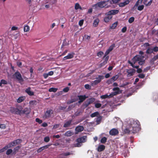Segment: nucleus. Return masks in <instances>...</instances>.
I'll use <instances>...</instances> for the list:
<instances>
[{
    "instance_id": "56",
    "label": "nucleus",
    "mask_w": 158,
    "mask_h": 158,
    "mask_svg": "<svg viewBox=\"0 0 158 158\" xmlns=\"http://www.w3.org/2000/svg\"><path fill=\"white\" fill-rule=\"evenodd\" d=\"M102 106V104L99 103H96L95 104V106L97 108H98Z\"/></svg>"
},
{
    "instance_id": "3",
    "label": "nucleus",
    "mask_w": 158,
    "mask_h": 158,
    "mask_svg": "<svg viewBox=\"0 0 158 158\" xmlns=\"http://www.w3.org/2000/svg\"><path fill=\"white\" fill-rule=\"evenodd\" d=\"M131 127L133 130V132H135L138 129L139 127V122L138 121H133L131 122Z\"/></svg>"
},
{
    "instance_id": "15",
    "label": "nucleus",
    "mask_w": 158,
    "mask_h": 158,
    "mask_svg": "<svg viewBox=\"0 0 158 158\" xmlns=\"http://www.w3.org/2000/svg\"><path fill=\"white\" fill-rule=\"evenodd\" d=\"M128 63L132 66L133 68L137 69V72L139 73H140L142 72V70L141 69H138L139 66H135L133 65V63L131 62L130 61H128Z\"/></svg>"
},
{
    "instance_id": "61",
    "label": "nucleus",
    "mask_w": 158,
    "mask_h": 158,
    "mask_svg": "<svg viewBox=\"0 0 158 158\" xmlns=\"http://www.w3.org/2000/svg\"><path fill=\"white\" fill-rule=\"evenodd\" d=\"M85 88L87 89H90L91 86L88 84H86L85 85Z\"/></svg>"
},
{
    "instance_id": "28",
    "label": "nucleus",
    "mask_w": 158,
    "mask_h": 158,
    "mask_svg": "<svg viewBox=\"0 0 158 158\" xmlns=\"http://www.w3.org/2000/svg\"><path fill=\"white\" fill-rule=\"evenodd\" d=\"M25 98V97L24 96L20 97L17 99V102L18 103L21 102L24 100Z\"/></svg>"
},
{
    "instance_id": "63",
    "label": "nucleus",
    "mask_w": 158,
    "mask_h": 158,
    "mask_svg": "<svg viewBox=\"0 0 158 158\" xmlns=\"http://www.w3.org/2000/svg\"><path fill=\"white\" fill-rule=\"evenodd\" d=\"M83 20H81L79 21V24L80 26H81L83 23Z\"/></svg>"
},
{
    "instance_id": "23",
    "label": "nucleus",
    "mask_w": 158,
    "mask_h": 158,
    "mask_svg": "<svg viewBox=\"0 0 158 158\" xmlns=\"http://www.w3.org/2000/svg\"><path fill=\"white\" fill-rule=\"evenodd\" d=\"M113 90L115 91H116L114 92V93H116V94L115 95L119 94H120L122 93V91L120 90L119 88L118 87H116L114 88L113 89Z\"/></svg>"
},
{
    "instance_id": "16",
    "label": "nucleus",
    "mask_w": 158,
    "mask_h": 158,
    "mask_svg": "<svg viewBox=\"0 0 158 158\" xmlns=\"http://www.w3.org/2000/svg\"><path fill=\"white\" fill-rule=\"evenodd\" d=\"M22 107L21 106H18L16 108V114H21Z\"/></svg>"
},
{
    "instance_id": "18",
    "label": "nucleus",
    "mask_w": 158,
    "mask_h": 158,
    "mask_svg": "<svg viewBox=\"0 0 158 158\" xmlns=\"http://www.w3.org/2000/svg\"><path fill=\"white\" fill-rule=\"evenodd\" d=\"M107 16L105 17L104 19V21L105 23L108 22L112 19V17L111 15H106Z\"/></svg>"
},
{
    "instance_id": "43",
    "label": "nucleus",
    "mask_w": 158,
    "mask_h": 158,
    "mask_svg": "<svg viewBox=\"0 0 158 158\" xmlns=\"http://www.w3.org/2000/svg\"><path fill=\"white\" fill-rule=\"evenodd\" d=\"M16 143L15 141H14L12 143H11L9 144V147H8L9 148H11L13 146H14L16 145Z\"/></svg>"
},
{
    "instance_id": "37",
    "label": "nucleus",
    "mask_w": 158,
    "mask_h": 158,
    "mask_svg": "<svg viewBox=\"0 0 158 158\" xmlns=\"http://www.w3.org/2000/svg\"><path fill=\"white\" fill-rule=\"evenodd\" d=\"M57 88H51L49 89L48 91L50 92H56L57 91Z\"/></svg>"
},
{
    "instance_id": "52",
    "label": "nucleus",
    "mask_w": 158,
    "mask_h": 158,
    "mask_svg": "<svg viewBox=\"0 0 158 158\" xmlns=\"http://www.w3.org/2000/svg\"><path fill=\"white\" fill-rule=\"evenodd\" d=\"M13 151L11 149H8L6 151V154L7 155H9Z\"/></svg>"
},
{
    "instance_id": "50",
    "label": "nucleus",
    "mask_w": 158,
    "mask_h": 158,
    "mask_svg": "<svg viewBox=\"0 0 158 158\" xmlns=\"http://www.w3.org/2000/svg\"><path fill=\"white\" fill-rule=\"evenodd\" d=\"M134 20V18L133 17H131L128 20V22L130 23H132Z\"/></svg>"
},
{
    "instance_id": "40",
    "label": "nucleus",
    "mask_w": 158,
    "mask_h": 158,
    "mask_svg": "<svg viewBox=\"0 0 158 158\" xmlns=\"http://www.w3.org/2000/svg\"><path fill=\"white\" fill-rule=\"evenodd\" d=\"M94 98H91L88 99L87 100V102L88 103V104H89L93 102L94 101Z\"/></svg>"
},
{
    "instance_id": "11",
    "label": "nucleus",
    "mask_w": 158,
    "mask_h": 158,
    "mask_svg": "<svg viewBox=\"0 0 158 158\" xmlns=\"http://www.w3.org/2000/svg\"><path fill=\"white\" fill-rule=\"evenodd\" d=\"M109 58V56H106V57H105V56H104L103 58V60H104V61L102 63H101L100 64V67H101L102 66H103L105 64H106L107 62L108 59Z\"/></svg>"
},
{
    "instance_id": "22",
    "label": "nucleus",
    "mask_w": 158,
    "mask_h": 158,
    "mask_svg": "<svg viewBox=\"0 0 158 158\" xmlns=\"http://www.w3.org/2000/svg\"><path fill=\"white\" fill-rule=\"evenodd\" d=\"M105 148V147L104 145H100L98 148V151L99 152H100L104 150Z\"/></svg>"
},
{
    "instance_id": "17",
    "label": "nucleus",
    "mask_w": 158,
    "mask_h": 158,
    "mask_svg": "<svg viewBox=\"0 0 158 158\" xmlns=\"http://www.w3.org/2000/svg\"><path fill=\"white\" fill-rule=\"evenodd\" d=\"M31 111L30 109L28 108H25L23 110H22V114H29Z\"/></svg>"
},
{
    "instance_id": "45",
    "label": "nucleus",
    "mask_w": 158,
    "mask_h": 158,
    "mask_svg": "<svg viewBox=\"0 0 158 158\" xmlns=\"http://www.w3.org/2000/svg\"><path fill=\"white\" fill-rule=\"evenodd\" d=\"M106 140L107 138L106 137H103L101 139V142L104 143L106 142Z\"/></svg>"
},
{
    "instance_id": "64",
    "label": "nucleus",
    "mask_w": 158,
    "mask_h": 158,
    "mask_svg": "<svg viewBox=\"0 0 158 158\" xmlns=\"http://www.w3.org/2000/svg\"><path fill=\"white\" fill-rule=\"evenodd\" d=\"M152 0H151L148 3H146V6H150L152 4Z\"/></svg>"
},
{
    "instance_id": "25",
    "label": "nucleus",
    "mask_w": 158,
    "mask_h": 158,
    "mask_svg": "<svg viewBox=\"0 0 158 158\" xmlns=\"http://www.w3.org/2000/svg\"><path fill=\"white\" fill-rule=\"evenodd\" d=\"M26 92L29 95L31 96L33 95H34L33 92H32L30 90V88H27L26 90Z\"/></svg>"
},
{
    "instance_id": "30",
    "label": "nucleus",
    "mask_w": 158,
    "mask_h": 158,
    "mask_svg": "<svg viewBox=\"0 0 158 158\" xmlns=\"http://www.w3.org/2000/svg\"><path fill=\"white\" fill-rule=\"evenodd\" d=\"M118 22H115L114 23H113L111 26H110V29H115L117 27V26L118 25Z\"/></svg>"
},
{
    "instance_id": "13",
    "label": "nucleus",
    "mask_w": 158,
    "mask_h": 158,
    "mask_svg": "<svg viewBox=\"0 0 158 158\" xmlns=\"http://www.w3.org/2000/svg\"><path fill=\"white\" fill-rule=\"evenodd\" d=\"M84 127L82 126H78L75 129V134H77L78 133L81 132L83 131Z\"/></svg>"
},
{
    "instance_id": "12",
    "label": "nucleus",
    "mask_w": 158,
    "mask_h": 158,
    "mask_svg": "<svg viewBox=\"0 0 158 158\" xmlns=\"http://www.w3.org/2000/svg\"><path fill=\"white\" fill-rule=\"evenodd\" d=\"M118 130L116 129H112L109 132L110 135H115L118 134Z\"/></svg>"
},
{
    "instance_id": "53",
    "label": "nucleus",
    "mask_w": 158,
    "mask_h": 158,
    "mask_svg": "<svg viewBox=\"0 0 158 158\" xmlns=\"http://www.w3.org/2000/svg\"><path fill=\"white\" fill-rule=\"evenodd\" d=\"M102 118V117L101 116H99L97 118L96 121L98 124H99V123L100 122Z\"/></svg>"
},
{
    "instance_id": "1",
    "label": "nucleus",
    "mask_w": 158,
    "mask_h": 158,
    "mask_svg": "<svg viewBox=\"0 0 158 158\" xmlns=\"http://www.w3.org/2000/svg\"><path fill=\"white\" fill-rule=\"evenodd\" d=\"M86 136H83L77 139L76 141V143L73 144V147H79L81 146L82 143L85 142L86 139Z\"/></svg>"
},
{
    "instance_id": "24",
    "label": "nucleus",
    "mask_w": 158,
    "mask_h": 158,
    "mask_svg": "<svg viewBox=\"0 0 158 158\" xmlns=\"http://www.w3.org/2000/svg\"><path fill=\"white\" fill-rule=\"evenodd\" d=\"M130 131H132L133 132V130L132 128L131 127H130V126L128 127L124 130V132L126 133H129Z\"/></svg>"
},
{
    "instance_id": "26",
    "label": "nucleus",
    "mask_w": 158,
    "mask_h": 158,
    "mask_svg": "<svg viewBox=\"0 0 158 158\" xmlns=\"http://www.w3.org/2000/svg\"><path fill=\"white\" fill-rule=\"evenodd\" d=\"M106 1H107L106 3L108 4L106 7V8L110 7L111 4H115L114 3H113V0H108Z\"/></svg>"
},
{
    "instance_id": "51",
    "label": "nucleus",
    "mask_w": 158,
    "mask_h": 158,
    "mask_svg": "<svg viewBox=\"0 0 158 158\" xmlns=\"http://www.w3.org/2000/svg\"><path fill=\"white\" fill-rule=\"evenodd\" d=\"M113 82H114V81L112 80V79L110 78V79L107 81H106V83L108 84L109 85L110 84H112Z\"/></svg>"
},
{
    "instance_id": "59",
    "label": "nucleus",
    "mask_w": 158,
    "mask_h": 158,
    "mask_svg": "<svg viewBox=\"0 0 158 158\" xmlns=\"http://www.w3.org/2000/svg\"><path fill=\"white\" fill-rule=\"evenodd\" d=\"M69 90V88L68 87H66L64 88L63 89V91L65 92H67Z\"/></svg>"
},
{
    "instance_id": "14",
    "label": "nucleus",
    "mask_w": 158,
    "mask_h": 158,
    "mask_svg": "<svg viewBox=\"0 0 158 158\" xmlns=\"http://www.w3.org/2000/svg\"><path fill=\"white\" fill-rule=\"evenodd\" d=\"M74 55V53H73L69 54L67 56H65L63 58V60H65L67 59H71L73 57Z\"/></svg>"
},
{
    "instance_id": "55",
    "label": "nucleus",
    "mask_w": 158,
    "mask_h": 158,
    "mask_svg": "<svg viewBox=\"0 0 158 158\" xmlns=\"http://www.w3.org/2000/svg\"><path fill=\"white\" fill-rule=\"evenodd\" d=\"M6 125L4 124H0V128L2 129H5L6 128Z\"/></svg>"
},
{
    "instance_id": "32",
    "label": "nucleus",
    "mask_w": 158,
    "mask_h": 158,
    "mask_svg": "<svg viewBox=\"0 0 158 158\" xmlns=\"http://www.w3.org/2000/svg\"><path fill=\"white\" fill-rule=\"evenodd\" d=\"M99 22V20L98 19H97L94 20L93 23V26L95 27H97Z\"/></svg>"
},
{
    "instance_id": "29",
    "label": "nucleus",
    "mask_w": 158,
    "mask_h": 158,
    "mask_svg": "<svg viewBox=\"0 0 158 158\" xmlns=\"http://www.w3.org/2000/svg\"><path fill=\"white\" fill-rule=\"evenodd\" d=\"M37 104V102L35 100L31 101L29 102V104L31 106H33L34 105H36Z\"/></svg>"
},
{
    "instance_id": "7",
    "label": "nucleus",
    "mask_w": 158,
    "mask_h": 158,
    "mask_svg": "<svg viewBox=\"0 0 158 158\" xmlns=\"http://www.w3.org/2000/svg\"><path fill=\"white\" fill-rule=\"evenodd\" d=\"M53 114V111L52 110H49L47 111L44 116L43 117L45 119L49 118L51 116V115Z\"/></svg>"
},
{
    "instance_id": "27",
    "label": "nucleus",
    "mask_w": 158,
    "mask_h": 158,
    "mask_svg": "<svg viewBox=\"0 0 158 158\" xmlns=\"http://www.w3.org/2000/svg\"><path fill=\"white\" fill-rule=\"evenodd\" d=\"M73 134V133L70 131H68L64 134V135L66 136H70Z\"/></svg>"
},
{
    "instance_id": "33",
    "label": "nucleus",
    "mask_w": 158,
    "mask_h": 158,
    "mask_svg": "<svg viewBox=\"0 0 158 158\" xmlns=\"http://www.w3.org/2000/svg\"><path fill=\"white\" fill-rule=\"evenodd\" d=\"M30 27L28 25H25L24 27V31L25 32H27L30 30Z\"/></svg>"
},
{
    "instance_id": "5",
    "label": "nucleus",
    "mask_w": 158,
    "mask_h": 158,
    "mask_svg": "<svg viewBox=\"0 0 158 158\" xmlns=\"http://www.w3.org/2000/svg\"><path fill=\"white\" fill-rule=\"evenodd\" d=\"M106 3L107 1H106L101 2L95 5L94 6L96 8L98 7L101 8H102L105 7H106L108 4Z\"/></svg>"
},
{
    "instance_id": "62",
    "label": "nucleus",
    "mask_w": 158,
    "mask_h": 158,
    "mask_svg": "<svg viewBox=\"0 0 158 158\" xmlns=\"http://www.w3.org/2000/svg\"><path fill=\"white\" fill-rule=\"evenodd\" d=\"M35 121L37 122L38 123H41L42 122V120L38 118H36L35 119Z\"/></svg>"
},
{
    "instance_id": "35",
    "label": "nucleus",
    "mask_w": 158,
    "mask_h": 158,
    "mask_svg": "<svg viewBox=\"0 0 158 158\" xmlns=\"http://www.w3.org/2000/svg\"><path fill=\"white\" fill-rule=\"evenodd\" d=\"M75 9L76 10H77L79 9H80L81 10L82 9L81 7L80 6L78 3H76L75 4Z\"/></svg>"
},
{
    "instance_id": "4",
    "label": "nucleus",
    "mask_w": 158,
    "mask_h": 158,
    "mask_svg": "<svg viewBox=\"0 0 158 158\" xmlns=\"http://www.w3.org/2000/svg\"><path fill=\"white\" fill-rule=\"evenodd\" d=\"M104 78V77L103 76H99L98 77L96 78V80L92 81L91 82V85L92 86H94L98 83H99Z\"/></svg>"
},
{
    "instance_id": "34",
    "label": "nucleus",
    "mask_w": 158,
    "mask_h": 158,
    "mask_svg": "<svg viewBox=\"0 0 158 158\" xmlns=\"http://www.w3.org/2000/svg\"><path fill=\"white\" fill-rule=\"evenodd\" d=\"M99 115V113L98 112H96L91 114L90 116L91 117L93 118L96 116H98Z\"/></svg>"
},
{
    "instance_id": "49",
    "label": "nucleus",
    "mask_w": 158,
    "mask_h": 158,
    "mask_svg": "<svg viewBox=\"0 0 158 158\" xmlns=\"http://www.w3.org/2000/svg\"><path fill=\"white\" fill-rule=\"evenodd\" d=\"M144 6L143 5L139 6H138V10H142L144 8Z\"/></svg>"
},
{
    "instance_id": "10",
    "label": "nucleus",
    "mask_w": 158,
    "mask_h": 158,
    "mask_svg": "<svg viewBox=\"0 0 158 158\" xmlns=\"http://www.w3.org/2000/svg\"><path fill=\"white\" fill-rule=\"evenodd\" d=\"M118 10H111L109 12H108L106 14V15H114L116 14H117L118 12Z\"/></svg>"
},
{
    "instance_id": "36",
    "label": "nucleus",
    "mask_w": 158,
    "mask_h": 158,
    "mask_svg": "<svg viewBox=\"0 0 158 158\" xmlns=\"http://www.w3.org/2000/svg\"><path fill=\"white\" fill-rule=\"evenodd\" d=\"M127 73H128L127 76L129 77L133 75V74L134 73L133 70H129L127 71Z\"/></svg>"
},
{
    "instance_id": "6",
    "label": "nucleus",
    "mask_w": 158,
    "mask_h": 158,
    "mask_svg": "<svg viewBox=\"0 0 158 158\" xmlns=\"http://www.w3.org/2000/svg\"><path fill=\"white\" fill-rule=\"evenodd\" d=\"M13 77L14 78H16L19 81H23V79L21 76L20 73L18 72H16L13 75Z\"/></svg>"
},
{
    "instance_id": "44",
    "label": "nucleus",
    "mask_w": 158,
    "mask_h": 158,
    "mask_svg": "<svg viewBox=\"0 0 158 158\" xmlns=\"http://www.w3.org/2000/svg\"><path fill=\"white\" fill-rule=\"evenodd\" d=\"M153 52V48H149L147 50V51H146V53H147L149 54V53H152Z\"/></svg>"
},
{
    "instance_id": "60",
    "label": "nucleus",
    "mask_w": 158,
    "mask_h": 158,
    "mask_svg": "<svg viewBox=\"0 0 158 158\" xmlns=\"http://www.w3.org/2000/svg\"><path fill=\"white\" fill-rule=\"evenodd\" d=\"M15 141L16 143V144L17 145L18 144H19L20 143H21V140L20 139H17Z\"/></svg>"
},
{
    "instance_id": "47",
    "label": "nucleus",
    "mask_w": 158,
    "mask_h": 158,
    "mask_svg": "<svg viewBox=\"0 0 158 158\" xmlns=\"http://www.w3.org/2000/svg\"><path fill=\"white\" fill-rule=\"evenodd\" d=\"M10 111L12 113L16 114V108L14 107H11L10 110Z\"/></svg>"
},
{
    "instance_id": "9",
    "label": "nucleus",
    "mask_w": 158,
    "mask_h": 158,
    "mask_svg": "<svg viewBox=\"0 0 158 158\" xmlns=\"http://www.w3.org/2000/svg\"><path fill=\"white\" fill-rule=\"evenodd\" d=\"M114 46V44H113L109 47V48L106 51L105 53V55L104 56L105 57H106V55H108L109 53L113 50Z\"/></svg>"
},
{
    "instance_id": "42",
    "label": "nucleus",
    "mask_w": 158,
    "mask_h": 158,
    "mask_svg": "<svg viewBox=\"0 0 158 158\" xmlns=\"http://www.w3.org/2000/svg\"><path fill=\"white\" fill-rule=\"evenodd\" d=\"M119 77V76L118 75H116L114 76H113L111 78L112 79L113 81L114 82L116 81Z\"/></svg>"
},
{
    "instance_id": "39",
    "label": "nucleus",
    "mask_w": 158,
    "mask_h": 158,
    "mask_svg": "<svg viewBox=\"0 0 158 158\" xmlns=\"http://www.w3.org/2000/svg\"><path fill=\"white\" fill-rule=\"evenodd\" d=\"M20 148L19 147L17 146L14 148L12 154H15L18 151Z\"/></svg>"
},
{
    "instance_id": "2",
    "label": "nucleus",
    "mask_w": 158,
    "mask_h": 158,
    "mask_svg": "<svg viewBox=\"0 0 158 158\" xmlns=\"http://www.w3.org/2000/svg\"><path fill=\"white\" fill-rule=\"evenodd\" d=\"M144 56H143L136 55L132 59L134 64H135L137 61H139V64L142 65L144 63V60H143Z\"/></svg>"
},
{
    "instance_id": "57",
    "label": "nucleus",
    "mask_w": 158,
    "mask_h": 158,
    "mask_svg": "<svg viewBox=\"0 0 158 158\" xmlns=\"http://www.w3.org/2000/svg\"><path fill=\"white\" fill-rule=\"evenodd\" d=\"M81 113V111L78 110L75 113V114L76 116H77L80 115Z\"/></svg>"
},
{
    "instance_id": "38",
    "label": "nucleus",
    "mask_w": 158,
    "mask_h": 158,
    "mask_svg": "<svg viewBox=\"0 0 158 158\" xmlns=\"http://www.w3.org/2000/svg\"><path fill=\"white\" fill-rule=\"evenodd\" d=\"M158 59V54L156 56H154V57L151 60V62L152 63H153L154 61Z\"/></svg>"
},
{
    "instance_id": "48",
    "label": "nucleus",
    "mask_w": 158,
    "mask_h": 158,
    "mask_svg": "<svg viewBox=\"0 0 158 158\" xmlns=\"http://www.w3.org/2000/svg\"><path fill=\"white\" fill-rule=\"evenodd\" d=\"M103 54L104 53L103 52L100 51L98 53L97 56L99 57H101Z\"/></svg>"
},
{
    "instance_id": "54",
    "label": "nucleus",
    "mask_w": 158,
    "mask_h": 158,
    "mask_svg": "<svg viewBox=\"0 0 158 158\" xmlns=\"http://www.w3.org/2000/svg\"><path fill=\"white\" fill-rule=\"evenodd\" d=\"M44 140L46 142H49L50 140V138L49 137H46L44 138Z\"/></svg>"
},
{
    "instance_id": "41",
    "label": "nucleus",
    "mask_w": 158,
    "mask_h": 158,
    "mask_svg": "<svg viewBox=\"0 0 158 158\" xmlns=\"http://www.w3.org/2000/svg\"><path fill=\"white\" fill-rule=\"evenodd\" d=\"M143 0H138L134 6V7H135V6H137L141 4L142 3Z\"/></svg>"
},
{
    "instance_id": "20",
    "label": "nucleus",
    "mask_w": 158,
    "mask_h": 158,
    "mask_svg": "<svg viewBox=\"0 0 158 158\" xmlns=\"http://www.w3.org/2000/svg\"><path fill=\"white\" fill-rule=\"evenodd\" d=\"M79 101L78 102L79 103L82 102L87 98L85 95L79 96H78Z\"/></svg>"
},
{
    "instance_id": "46",
    "label": "nucleus",
    "mask_w": 158,
    "mask_h": 158,
    "mask_svg": "<svg viewBox=\"0 0 158 158\" xmlns=\"http://www.w3.org/2000/svg\"><path fill=\"white\" fill-rule=\"evenodd\" d=\"M8 148V147L7 146H6L2 149L0 150V153L2 152L5 150H6Z\"/></svg>"
},
{
    "instance_id": "58",
    "label": "nucleus",
    "mask_w": 158,
    "mask_h": 158,
    "mask_svg": "<svg viewBox=\"0 0 158 158\" xmlns=\"http://www.w3.org/2000/svg\"><path fill=\"white\" fill-rule=\"evenodd\" d=\"M145 76V75H144L143 74H140L138 75V77L141 78H143Z\"/></svg>"
},
{
    "instance_id": "8",
    "label": "nucleus",
    "mask_w": 158,
    "mask_h": 158,
    "mask_svg": "<svg viewBox=\"0 0 158 158\" xmlns=\"http://www.w3.org/2000/svg\"><path fill=\"white\" fill-rule=\"evenodd\" d=\"M116 94V93H113L109 95H108L107 94H105L104 95H102L100 97L102 99L110 98L114 96H115Z\"/></svg>"
},
{
    "instance_id": "21",
    "label": "nucleus",
    "mask_w": 158,
    "mask_h": 158,
    "mask_svg": "<svg viewBox=\"0 0 158 158\" xmlns=\"http://www.w3.org/2000/svg\"><path fill=\"white\" fill-rule=\"evenodd\" d=\"M129 3V1L128 0H127L124 2L120 3L119 4V6L120 7H123L128 4Z\"/></svg>"
},
{
    "instance_id": "31",
    "label": "nucleus",
    "mask_w": 158,
    "mask_h": 158,
    "mask_svg": "<svg viewBox=\"0 0 158 158\" xmlns=\"http://www.w3.org/2000/svg\"><path fill=\"white\" fill-rule=\"evenodd\" d=\"M71 123V120H69L66 122L64 124V127H68L70 125Z\"/></svg>"
},
{
    "instance_id": "19",
    "label": "nucleus",
    "mask_w": 158,
    "mask_h": 158,
    "mask_svg": "<svg viewBox=\"0 0 158 158\" xmlns=\"http://www.w3.org/2000/svg\"><path fill=\"white\" fill-rule=\"evenodd\" d=\"M50 146V145H47L40 147L37 150V152L38 153L40 152L44 149L48 148Z\"/></svg>"
}]
</instances>
